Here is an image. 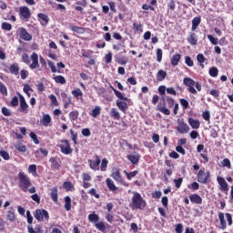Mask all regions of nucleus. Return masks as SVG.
I'll return each mask as SVG.
<instances>
[{
  "label": "nucleus",
  "instance_id": "obj_1",
  "mask_svg": "<svg viewBox=\"0 0 233 233\" xmlns=\"http://www.w3.org/2000/svg\"><path fill=\"white\" fill-rule=\"evenodd\" d=\"M132 194H133V197L131 198V203L129 204L130 208H132V210H136V209L143 210V208L147 207V202L145 201V199H143V197H141V194L136 191H133Z\"/></svg>",
  "mask_w": 233,
  "mask_h": 233
},
{
  "label": "nucleus",
  "instance_id": "obj_2",
  "mask_svg": "<svg viewBox=\"0 0 233 233\" xmlns=\"http://www.w3.org/2000/svg\"><path fill=\"white\" fill-rule=\"evenodd\" d=\"M18 179H19V188L23 190V192H28V188L32 187V182H30V178L25 173L20 172L18 174Z\"/></svg>",
  "mask_w": 233,
  "mask_h": 233
},
{
  "label": "nucleus",
  "instance_id": "obj_3",
  "mask_svg": "<svg viewBox=\"0 0 233 233\" xmlns=\"http://www.w3.org/2000/svg\"><path fill=\"white\" fill-rule=\"evenodd\" d=\"M34 217L37 221H45V219L48 221V219L50 218L48 211H46V209H36L34 213Z\"/></svg>",
  "mask_w": 233,
  "mask_h": 233
},
{
  "label": "nucleus",
  "instance_id": "obj_4",
  "mask_svg": "<svg viewBox=\"0 0 233 233\" xmlns=\"http://www.w3.org/2000/svg\"><path fill=\"white\" fill-rule=\"evenodd\" d=\"M61 145L59 146V148L62 152V154H65L66 156H68L74 152V149L70 147V143H68V140H61Z\"/></svg>",
  "mask_w": 233,
  "mask_h": 233
},
{
  "label": "nucleus",
  "instance_id": "obj_5",
  "mask_svg": "<svg viewBox=\"0 0 233 233\" xmlns=\"http://www.w3.org/2000/svg\"><path fill=\"white\" fill-rule=\"evenodd\" d=\"M111 177H113L116 181V183H120V185H124V187H128V184H127V182H125V179H123L119 169H113Z\"/></svg>",
  "mask_w": 233,
  "mask_h": 233
},
{
  "label": "nucleus",
  "instance_id": "obj_6",
  "mask_svg": "<svg viewBox=\"0 0 233 233\" xmlns=\"http://www.w3.org/2000/svg\"><path fill=\"white\" fill-rule=\"evenodd\" d=\"M184 85L188 87V92L191 94H198V91L194 88V86H196V81H194V79L189 77L184 78Z\"/></svg>",
  "mask_w": 233,
  "mask_h": 233
},
{
  "label": "nucleus",
  "instance_id": "obj_7",
  "mask_svg": "<svg viewBox=\"0 0 233 233\" xmlns=\"http://www.w3.org/2000/svg\"><path fill=\"white\" fill-rule=\"evenodd\" d=\"M208 177H210V172L205 174L203 169H200L198 173V181L202 185H205L207 181H208Z\"/></svg>",
  "mask_w": 233,
  "mask_h": 233
},
{
  "label": "nucleus",
  "instance_id": "obj_8",
  "mask_svg": "<svg viewBox=\"0 0 233 233\" xmlns=\"http://www.w3.org/2000/svg\"><path fill=\"white\" fill-rule=\"evenodd\" d=\"M177 130L179 134H188L190 127L183 121H178Z\"/></svg>",
  "mask_w": 233,
  "mask_h": 233
},
{
  "label": "nucleus",
  "instance_id": "obj_9",
  "mask_svg": "<svg viewBox=\"0 0 233 233\" xmlns=\"http://www.w3.org/2000/svg\"><path fill=\"white\" fill-rule=\"evenodd\" d=\"M32 64H30L29 68L31 70H35V68H39V56L37 53H33L31 55Z\"/></svg>",
  "mask_w": 233,
  "mask_h": 233
},
{
  "label": "nucleus",
  "instance_id": "obj_10",
  "mask_svg": "<svg viewBox=\"0 0 233 233\" xmlns=\"http://www.w3.org/2000/svg\"><path fill=\"white\" fill-rule=\"evenodd\" d=\"M19 14L22 19H25V21H28V19H30V8L26 6H21L19 8Z\"/></svg>",
  "mask_w": 233,
  "mask_h": 233
},
{
  "label": "nucleus",
  "instance_id": "obj_11",
  "mask_svg": "<svg viewBox=\"0 0 233 233\" xmlns=\"http://www.w3.org/2000/svg\"><path fill=\"white\" fill-rule=\"evenodd\" d=\"M49 163H51L52 170H59L61 168V159L58 157H50Z\"/></svg>",
  "mask_w": 233,
  "mask_h": 233
},
{
  "label": "nucleus",
  "instance_id": "obj_12",
  "mask_svg": "<svg viewBox=\"0 0 233 233\" xmlns=\"http://www.w3.org/2000/svg\"><path fill=\"white\" fill-rule=\"evenodd\" d=\"M217 181L222 192H227L228 190V184L227 183V180H225L223 177H218Z\"/></svg>",
  "mask_w": 233,
  "mask_h": 233
},
{
  "label": "nucleus",
  "instance_id": "obj_13",
  "mask_svg": "<svg viewBox=\"0 0 233 233\" xmlns=\"http://www.w3.org/2000/svg\"><path fill=\"white\" fill-rule=\"evenodd\" d=\"M89 167L92 168V170H99V165H101V159L99 157L96 156V159L93 160H88Z\"/></svg>",
  "mask_w": 233,
  "mask_h": 233
},
{
  "label": "nucleus",
  "instance_id": "obj_14",
  "mask_svg": "<svg viewBox=\"0 0 233 233\" xmlns=\"http://www.w3.org/2000/svg\"><path fill=\"white\" fill-rule=\"evenodd\" d=\"M19 96V99H20V108H21V112H24L25 114H26L28 111V104H26V100H25V96H23V95L18 94Z\"/></svg>",
  "mask_w": 233,
  "mask_h": 233
},
{
  "label": "nucleus",
  "instance_id": "obj_15",
  "mask_svg": "<svg viewBox=\"0 0 233 233\" xmlns=\"http://www.w3.org/2000/svg\"><path fill=\"white\" fill-rule=\"evenodd\" d=\"M189 199L191 203H195L196 205H201L203 203V198L198 194L189 196Z\"/></svg>",
  "mask_w": 233,
  "mask_h": 233
},
{
  "label": "nucleus",
  "instance_id": "obj_16",
  "mask_svg": "<svg viewBox=\"0 0 233 233\" xmlns=\"http://www.w3.org/2000/svg\"><path fill=\"white\" fill-rule=\"evenodd\" d=\"M20 37L24 41H32V35L25 28L20 29Z\"/></svg>",
  "mask_w": 233,
  "mask_h": 233
},
{
  "label": "nucleus",
  "instance_id": "obj_17",
  "mask_svg": "<svg viewBox=\"0 0 233 233\" xmlns=\"http://www.w3.org/2000/svg\"><path fill=\"white\" fill-rule=\"evenodd\" d=\"M37 17H38L41 25H43L44 26H46L48 25V21H50V19L48 18V15H46L43 13H39L37 15Z\"/></svg>",
  "mask_w": 233,
  "mask_h": 233
},
{
  "label": "nucleus",
  "instance_id": "obj_18",
  "mask_svg": "<svg viewBox=\"0 0 233 233\" xmlns=\"http://www.w3.org/2000/svg\"><path fill=\"white\" fill-rule=\"evenodd\" d=\"M127 158L132 165H137L139 163V155L137 154L127 155Z\"/></svg>",
  "mask_w": 233,
  "mask_h": 233
},
{
  "label": "nucleus",
  "instance_id": "obj_19",
  "mask_svg": "<svg viewBox=\"0 0 233 233\" xmlns=\"http://www.w3.org/2000/svg\"><path fill=\"white\" fill-rule=\"evenodd\" d=\"M6 219L14 223L15 221V212L14 211V208H10L9 210L6 212Z\"/></svg>",
  "mask_w": 233,
  "mask_h": 233
},
{
  "label": "nucleus",
  "instance_id": "obj_20",
  "mask_svg": "<svg viewBox=\"0 0 233 233\" xmlns=\"http://www.w3.org/2000/svg\"><path fill=\"white\" fill-rule=\"evenodd\" d=\"M40 123L43 125V127H48L50 123H52V117L50 115H44L42 119L40 120Z\"/></svg>",
  "mask_w": 233,
  "mask_h": 233
},
{
  "label": "nucleus",
  "instance_id": "obj_21",
  "mask_svg": "<svg viewBox=\"0 0 233 233\" xmlns=\"http://www.w3.org/2000/svg\"><path fill=\"white\" fill-rule=\"evenodd\" d=\"M201 25V18L200 17H195L192 20V27L191 30L192 32H195V30H198V26Z\"/></svg>",
  "mask_w": 233,
  "mask_h": 233
},
{
  "label": "nucleus",
  "instance_id": "obj_22",
  "mask_svg": "<svg viewBox=\"0 0 233 233\" xmlns=\"http://www.w3.org/2000/svg\"><path fill=\"white\" fill-rule=\"evenodd\" d=\"M106 183L112 192H116L117 190V187H116V184H114V180L112 178H106Z\"/></svg>",
  "mask_w": 233,
  "mask_h": 233
},
{
  "label": "nucleus",
  "instance_id": "obj_23",
  "mask_svg": "<svg viewBox=\"0 0 233 233\" xmlns=\"http://www.w3.org/2000/svg\"><path fill=\"white\" fill-rule=\"evenodd\" d=\"M218 219L220 221V228L225 230L227 228V221H225V214L218 213Z\"/></svg>",
  "mask_w": 233,
  "mask_h": 233
},
{
  "label": "nucleus",
  "instance_id": "obj_24",
  "mask_svg": "<svg viewBox=\"0 0 233 233\" xmlns=\"http://www.w3.org/2000/svg\"><path fill=\"white\" fill-rule=\"evenodd\" d=\"M116 106L122 112H127V110L128 108V105H127V102H123V101H119V100L116 101Z\"/></svg>",
  "mask_w": 233,
  "mask_h": 233
},
{
  "label": "nucleus",
  "instance_id": "obj_25",
  "mask_svg": "<svg viewBox=\"0 0 233 233\" xmlns=\"http://www.w3.org/2000/svg\"><path fill=\"white\" fill-rule=\"evenodd\" d=\"M181 60V55L176 54L171 57V65L173 66H177L179 61Z\"/></svg>",
  "mask_w": 233,
  "mask_h": 233
},
{
  "label": "nucleus",
  "instance_id": "obj_26",
  "mask_svg": "<svg viewBox=\"0 0 233 233\" xmlns=\"http://www.w3.org/2000/svg\"><path fill=\"white\" fill-rule=\"evenodd\" d=\"M188 124L192 128L198 129L200 127L199 120H196L194 118H188Z\"/></svg>",
  "mask_w": 233,
  "mask_h": 233
},
{
  "label": "nucleus",
  "instance_id": "obj_27",
  "mask_svg": "<svg viewBox=\"0 0 233 233\" xmlns=\"http://www.w3.org/2000/svg\"><path fill=\"white\" fill-rule=\"evenodd\" d=\"M65 208L67 212H69L70 208H72V198L69 196L65 198Z\"/></svg>",
  "mask_w": 233,
  "mask_h": 233
},
{
  "label": "nucleus",
  "instance_id": "obj_28",
  "mask_svg": "<svg viewBox=\"0 0 233 233\" xmlns=\"http://www.w3.org/2000/svg\"><path fill=\"white\" fill-rule=\"evenodd\" d=\"M124 174H126L127 178L128 179V181H131L132 177H136V176H137L139 174V171L135 170V171L129 172V173L127 172V171H124Z\"/></svg>",
  "mask_w": 233,
  "mask_h": 233
},
{
  "label": "nucleus",
  "instance_id": "obj_29",
  "mask_svg": "<svg viewBox=\"0 0 233 233\" xmlns=\"http://www.w3.org/2000/svg\"><path fill=\"white\" fill-rule=\"evenodd\" d=\"M187 41L190 45H198V36L194 33H191Z\"/></svg>",
  "mask_w": 233,
  "mask_h": 233
},
{
  "label": "nucleus",
  "instance_id": "obj_30",
  "mask_svg": "<svg viewBox=\"0 0 233 233\" xmlns=\"http://www.w3.org/2000/svg\"><path fill=\"white\" fill-rule=\"evenodd\" d=\"M101 114V107L99 106H96L90 113V116L92 117H97Z\"/></svg>",
  "mask_w": 233,
  "mask_h": 233
},
{
  "label": "nucleus",
  "instance_id": "obj_31",
  "mask_svg": "<svg viewBox=\"0 0 233 233\" xmlns=\"http://www.w3.org/2000/svg\"><path fill=\"white\" fill-rule=\"evenodd\" d=\"M165 77H167V73L164 70H159L157 75V81H165Z\"/></svg>",
  "mask_w": 233,
  "mask_h": 233
},
{
  "label": "nucleus",
  "instance_id": "obj_32",
  "mask_svg": "<svg viewBox=\"0 0 233 233\" xmlns=\"http://www.w3.org/2000/svg\"><path fill=\"white\" fill-rule=\"evenodd\" d=\"M10 72L11 74H13L14 76H17L19 74V66H17V64H13L10 66Z\"/></svg>",
  "mask_w": 233,
  "mask_h": 233
},
{
  "label": "nucleus",
  "instance_id": "obj_33",
  "mask_svg": "<svg viewBox=\"0 0 233 233\" xmlns=\"http://www.w3.org/2000/svg\"><path fill=\"white\" fill-rule=\"evenodd\" d=\"M54 80L56 81V83H59L60 85L66 84V79L63 76H56L54 77Z\"/></svg>",
  "mask_w": 233,
  "mask_h": 233
},
{
  "label": "nucleus",
  "instance_id": "obj_34",
  "mask_svg": "<svg viewBox=\"0 0 233 233\" xmlns=\"http://www.w3.org/2000/svg\"><path fill=\"white\" fill-rule=\"evenodd\" d=\"M113 92L115 94V96H116L118 97V99H121V101H128V98L125 96H123V94L119 91H117V89H113Z\"/></svg>",
  "mask_w": 233,
  "mask_h": 233
},
{
  "label": "nucleus",
  "instance_id": "obj_35",
  "mask_svg": "<svg viewBox=\"0 0 233 233\" xmlns=\"http://www.w3.org/2000/svg\"><path fill=\"white\" fill-rule=\"evenodd\" d=\"M110 116L114 119H119V117H121V116L119 115V111H117V108L114 107L111 109Z\"/></svg>",
  "mask_w": 233,
  "mask_h": 233
},
{
  "label": "nucleus",
  "instance_id": "obj_36",
  "mask_svg": "<svg viewBox=\"0 0 233 233\" xmlns=\"http://www.w3.org/2000/svg\"><path fill=\"white\" fill-rule=\"evenodd\" d=\"M88 219L91 223H97L99 221V216L96 213L88 215Z\"/></svg>",
  "mask_w": 233,
  "mask_h": 233
},
{
  "label": "nucleus",
  "instance_id": "obj_37",
  "mask_svg": "<svg viewBox=\"0 0 233 233\" xmlns=\"http://www.w3.org/2000/svg\"><path fill=\"white\" fill-rule=\"evenodd\" d=\"M51 199L55 201V203L57 202V187L51 189Z\"/></svg>",
  "mask_w": 233,
  "mask_h": 233
},
{
  "label": "nucleus",
  "instance_id": "obj_38",
  "mask_svg": "<svg viewBox=\"0 0 233 233\" xmlns=\"http://www.w3.org/2000/svg\"><path fill=\"white\" fill-rule=\"evenodd\" d=\"M72 95L74 96V97H76V99H79L80 97H83V92L81 91V89L77 88L76 90L72 91Z\"/></svg>",
  "mask_w": 233,
  "mask_h": 233
},
{
  "label": "nucleus",
  "instance_id": "obj_39",
  "mask_svg": "<svg viewBox=\"0 0 233 233\" xmlns=\"http://www.w3.org/2000/svg\"><path fill=\"white\" fill-rule=\"evenodd\" d=\"M96 228H97V230H100V232H105V230H106V228L105 227V223L98 222L95 224Z\"/></svg>",
  "mask_w": 233,
  "mask_h": 233
},
{
  "label": "nucleus",
  "instance_id": "obj_40",
  "mask_svg": "<svg viewBox=\"0 0 233 233\" xmlns=\"http://www.w3.org/2000/svg\"><path fill=\"white\" fill-rule=\"evenodd\" d=\"M69 117L73 121H76V119L79 117V111H71L69 113Z\"/></svg>",
  "mask_w": 233,
  "mask_h": 233
},
{
  "label": "nucleus",
  "instance_id": "obj_41",
  "mask_svg": "<svg viewBox=\"0 0 233 233\" xmlns=\"http://www.w3.org/2000/svg\"><path fill=\"white\" fill-rule=\"evenodd\" d=\"M71 30L76 34H85V29L83 27H77L76 25L71 26Z\"/></svg>",
  "mask_w": 233,
  "mask_h": 233
},
{
  "label": "nucleus",
  "instance_id": "obj_42",
  "mask_svg": "<svg viewBox=\"0 0 233 233\" xmlns=\"http://www.w3.org/2000/svg\"><path fill=\"white\" fill-rule=\"evenodd\" d=\"M28 172H29V174H33V176L35 174H37V166H35V164L30 165L28 167Z\"/></svg>",
  "mask_w": 233,
  "mask_h": 233
},
{
  "label": "nucleus",
  "instance_id": "obj_43",
  "mask_svg": "<svg viewBox=\"0 0 233 233\" xmlns=\"http://www.w3.org/2000/svg\"><path fill=\"white\" fill-rule=\"evenodd\" d=\"M163 59V50L161 48L157 49V61L158 63H161V60Z\"/></svg>",
  "mask_w": 233,
  "mask_h": 233
},
{
  "label": "nucleus",
  "instance_id": "obj_44",
  "mask_svg": "<svg viewBox=\"0 0 233 233\" xmlns=\"http://www.w3.org/2000/svg\"><path fill=\"white\" fill-rule=\"evenodd\" d=\"M2 30H6L7 32H10V30H12V25L7 22L2 23Z\"/></svg>",
  "mask_w": 233,
  "mask_h": 233
},
{
  "label": "nucleus",
  "instance_id": "obj_45",
  "mask_svg": "<svg viewBox=\"0 0 233 233\" xmlns=\"http://www.w3.org/2000/svg\"><path fill=\"white\" fill-rule=\"evenodd\" d=\"M16 150H19V152H26V146L23 145L22 143H18L15 145Z\"/></svg>",
  "mask_w": 233,
  "mask_h": 233
},
{
  "label": "nucleus",
  "instance_id": "obj_46",
  "mask_svg": "<svg viewBox=\"0 0 233 233\" xmlns=\"http://www.w3.org/2000/svg\"><path fill=\"white\" fill-rule=\"evenodd\" d=\"M218 71L217 67H211L209 69V76H211V77H218Z\"/></svg>",
  "mask_w": 233,
  "mask_h": 233
},
{
  "label": "nucleus",
  "instance_id": "obj_47",
  "mask_svg": "<svg viewBox=\"0 0 233 233\" xmlns=\"http://www.w3.org/2000/svg\"><path fill=\"white\" fill-rule=\"evenodd\" d=\"M0 156L1 157H3V159H5V161H8V159H10V155L8 154V152L5 151V150H1L0 151Z\"/></svg>",
  "mask_w": 233,
  "mask_h": 233
},
{
  "label": "nucleus",
  "instance_id": "obj_48",
  "mask_svg": "<svg viewBox=\"0 0 233 233\" xmlns=\"http://www.w3.org/2000/svg\"><path fill=\"white\" fill-rule=\"evenodd\" d=\"M29 137H31V139H33L35 145H39V139L37 138V135H35V133L31 132L29 134Z\"/></svg>",
  "mask_w": 233,
  "mask_h": 233
},
{
  "label": "nucleus",
  "instance_id": "obj_49",
  "mask_svg": "<svg viewBox=\"0 0 233 233\" xmlns=\"http://www.w3.org/2000/svg\"><path fill=\"white\" fill-rule=\"evenodd\" d=\"M47 64H48V66H50V68H51V72L53 74H56V72H57V68L56 67V64H54V62H52L50 60L47 61Z\"/></svg>",
  "mask_w": 233,
  "mask_h": 233
},
{
  "label": "nucleus",
  "instance_id": "obj_50",
  "mask_svg": "<svg viewBox=\"0 0 233 233\" xmlns=\"http://www.w3.org/2000/svg\"><path fill=\"white\" fill-rule=\"evenodd\" d=\"M107 165H108V160H106V158H103L101 163V167H100L102 172H105V170H106Z\"/></svg>",
  "mask_w": 233,
  "mask_h": 233
},
{
  "label": "nucleus",
  "instance_id": "obj_51",
  "mask_svg": "<svg viewBox=\"0 0 233 233\" xmlns=\"http://www.w3.org/2000/svg\"><path fill=\"white\" fill-rule=\"evenodd\" d=\"M71 134V139L75 143V145H77V133H75L74 130H70Z\"/></svg>",
  "mask_w": 233,
  "mask_h": 233
},
{
  "label": "nucleus",
  "instance_id": "obj_52",
  "mask_svg": "<svg viewBox=\"0 0 233 233\" xmlns=\"http://www.w3.org/2000/svg\"><path fill=\"white\" fill-rule=\"evenodd\" d=\"M2 114L6 117H9V116H12V111H10V109L7 107H2Z\"/></svg>",
  "mask_w": 233,
  "mask_h": 233
},
{
  "label": "nucleus",
  "instance_id": "obj_53",
  "mask_svg": "<svg viewBox=\"0 0 233 233\" xmlns=\"http://www.w3.org/2000/svg\"><path fill=\"white\" fill-rule=\"evenodd\" d=\"M221 167H227V168H230V160L228 158H225L224 160H222Z\"/></svg>",
  "mask_w": 233,
  "mask_h": 233
},
{
  "label": "nucleus",
  "instance_id": "obj_54",
  "mask_svg": "<svg viewBox=\"0 0 233 233\" xmlns=\"http://www.w3.org/2000/svg\"><path fill=\"white\" fill-rule=\"evenodd\" d=\"M26 218H27V223L29 225H32V223L34 222V217H32V214L30 213L29 210L26 211Z\"/></svg>",
  "mask_w": 233,
  "mask_h": 233
},
{
  "label": "nucleus",
  "instance_id": "obj_55",
  "mask_svg": "<svg viewBox=\"0 0 233 233\" xmlns=\"http://www.w3.org/2000/svg\"><path fill=\"white\" fill-rule=\"evenodd\" d=\"M185 63L187 66H194V61H192V58H190V56L185 57Z\"/></svg>",
  "mask_w": 233,
  "mask_h": 233
},
{
  "label": "nucleus",
  "instance_id": "obj_56",
  "mask_svg": "<svg viewBox=\"0 0 233 233\" xmlns=\"http://www.w3.org/2000/svg\"><path fill=\"white\" fill-rule=\"evenodd\" d=\"M22 59L24 63H25V65H30V57L28 56V55H26V53H24L22 55Z\"/></svg>",
  "mask_w": 233,
  "mask_h": 233
},
{
  "label": "nucleus",
  "instance_id": "obj_57",
  "mask_svg": "<svg viewBox=\"0 0 233 233\" xmlns=\"http://www.w3.org/2000/svg\"><path fill=\"white\" fill-rule=\"evenodd\" d=\"M208 39H209L211 45H218V38L214 37L212 35H208Z\"/></svg>",
  "mask_w": 233,
  "mask_h": 233
},
{
  "label": "nucleus",
  "instance_id": "obj_58",
  "mask_svg": "<svg viewBox=\"0 0 233 233\" xmlns=\"http://www.w3.org/2000/svg\"><path fill=\"white\" fill-rule=\"evenodd\" d=\"M19 105V98L17 96H14L11 100V106H17Z\"/></svg>",
  "mask_w": 233,
  "mask_h": 233
},
{
  "label": "nucleus",
  "instance_id": "obj_59",
  "mask_svg": "<svg viewBox=\"0 0 233 233\" xmlns=\"http://www.w3.org/2000/svg\"><path fill=\"white\" fill-rule=\"evenodd\" d=\"M202 117H203V119H205V121H210V112L206 111V112L202 113Z\"/></svg>",
  "mask_w": 233,
  "mask_h": 233
},
{
  "label": "nucleus",
  "instance_id": "obj_60",
  "mask_svg": "<svg viewBox=\"0 0 233 233\" xmlns=\"http://www.w3.org/2000/svg\"><path fill=\"white\" fill-rule=\"evenodd\" d=\"M174 183L177 188H179L181 187V184L183 183V178L179 177L177 179H174Z\"/></svg>",
  "mask_w": 233,
  "mask_h": 233
},
{
  "label": "nucleus",
  "instance_id": "obj_61",
  "mask_svg": "<svg viewBox=\"0 0 233 233\" xmlns=\"http://www.w3.org/2000/svg\"><path fill=\"white\" fill-rule=\"evenodd\" d=\"M106 219L108 223H112L114 221V215L110 214V212L106 213Z\"/></svg>",
  "mask_w": 233,
  "mask_h": 233
},
{
  "label": "nucleus",
  "instance_id": "obj_62",
  "mask_svg": "<svg viewBox=\"0 0 233 233\" xmlns=\"http://www.w3.org/2000/svg\"><path fill=\"white\" fill-rule=\"evenodd\" d=\"M197 60L198 61V63H205V61H207V58H205V56H203V54H199L197 56Z\"/></svg>",
  "mask_w": 233,
  "mask_h": 233
},
{
  "label": "nucleus",
  "instance_id": "obj_63",
  "mask_svg": "<svg viewBox=\"0 0 233 233\" xmlns=\"http://www.w3.org/2000/svg\"><path fill=\"white\" fill-rule=\"evenodd\" d=\"M180 105L183 106L184 109L188 108V101H187V99L185 98L180 99Z\"/></svg>",
  "mask_w": 233,
  "mask_h": 233
},
{
  "label": "nucleus",
  "instance_id": "obj_64",
  "mask_svg": "<svg viewBox=\"0 0 233 233\" xmlns=\"http://www.w3.org/2000/svg\"><path fill=\"white\" fill-rule=\"evenodd\" d=\"M106 63H112V53H108L105 56Z\"/></svg>",
  "mask_w": 233,
  "mask_h": 233
}]
</instances>
